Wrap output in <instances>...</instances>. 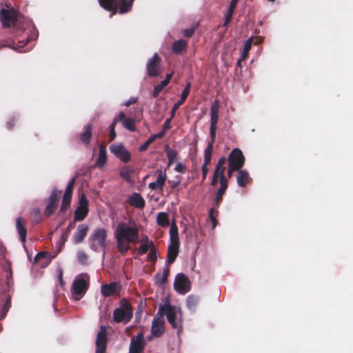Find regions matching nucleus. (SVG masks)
Here are the masks:
<instances>
[{"mask_svg":"<svg viewBox=\"0 0 353 353\" xmlns=\"http://www.w3.org/2000/svg\"><path fill=\"white\" fill-rule=\"evenodd\" d=\"M125 114L123 112H119V114L116 116L112 121V123H114V125H116V124L118 123V122H120L121 121L123 123V120L125 119Z\"/></svg>","mask_w":353,"mask_h":353,"instance_id":"52","label":"nucleus"},{"mask_svg":"<svg viewBox=\"0 0 353 353\" xmlns=\"http://www.w3.org/2000/svg\"><path fill=\"white\" fill-rule=\"evenodd\" d=\"M16 123V119L13 117L10 118L7 123H6V127L9 130H11L13 129L14 125Z\"/></svg>","mask_w":353,"mask_h":353,"instance_id":"56","label":"nucleus"},{"mask_svg":"<svg viewBox=\"0 0 353 353\" xmlns=\"http://www.w3.org/2000/svg\"><path fill=\"white\" fill-rule=\"evenodd\" d=\"M77 259L80 263L85 264L88 259V256L84 252L79 251L77 253Z\"/></svg>","mask_w":353,"mask_h":353,"instance_id":"47","label":"nucleus"},{"mask_svg":"<svg viewBox=\"0 0 353 353\" xmlns=\"http://www.w3.org/2000/svg\"><path fill=\"white\" fill-rule=\"evenodd\" d=\"M156 173L158 174L157 179L155 182L150 183L148 188L152 190H163L165 182L167 179L166 171H162L161 170H157Z\"/></svg>","mask_w":353,"mask_h":353,"instance_id":"18","label":"nucleus"},{"mask_svg":"<svg viewBox=\"0 0 353 353\" xmlns=\"http://www.w3.org/2000/svg\"><path fill=\"white\" fill-rule=\"evenodd\" d=\"M0 20L4 28L14 26L18 20L17 12L14 8H3L0 10Z\"/></svg>","mask_w":353,"mask_h":353,"instance_id":"9","label":"nucleus"},{"mask_svg":"<svg viewBox=\"0 0 353 353\" xmlns=\"http://www.w3.org/2000/svg\"><path fill=\"white\" fill-rule=\"evenodd\" d=\"M170 243H179L178 228L175 221L171 224L170 229Z\"/></svg>","mask_w":353,"mask_h":353,"instance_id":"31","label":"nucleus"},{"mask_svg":"<svg viewBox=\"0 0 353 353\" xmlns=\"http://www.w3.org/2000/svg\"><path fill=\"white\" fill-rule=\"evenodd\" d=\"M128 203L136 208H143L145 202L142 196L137 192L132 194L128 199Z\"/></svg>","mask_w":353,"mask_h":353,"instance_id":"22","label":"nucleus"},{"mask_svg":"<svg viewBox=\"0 0 353 353\" xmlns=\"http://www.w3.org/2000/svg\"><path fill=\"white\" fill-rule=\"evenodd\" d=\"M154 141L151 137H150L146 141H145L139 148V152H145L149 147L150 145H151Z\"/></svg>","mask_w":353,"mask_h":353,"instance_id":"51","label":"nucleus"},{"mask_svg":"<svg viewBox=\"0 0 353 353\" xmlns=\"http://www.w3.org/2000/svg\"><path fill=\"white\" fill-rule=\"evenodd\" d=\"M170 274V268L167 266L164 268L163 273L157 272L154 276V282L157 285H162L167 283Z\"/></svg>","mask_w":353,"mask_h":353,"instance_id":"27","label":"nucleus"},{"mask_svg":"<svg viewBox=\"0 0 353 353\" xmlns=\"http://www.w3.org/2000/svg\"><path fill=\"white\" fill-rule=\"evenodd\" d=\"M238 174L236 176V182L239 187L244 188L247 185L248 183L250 181L251 179L250 177L249 173L245 170L240 169V170H237Z\"/></svg>","mask_w":353,"mask_h":353,"instance_id":"25","label":"nucleus"},{"mask_svg":"<svg viewBox=\"0 0 353 353\" xmlns=\"http://www.w3.org/2000/svg\"><path fill=\"white\" fill-rule=\"evenodd\" d=\"M225 194V192H220V191H218L216 192V198H215V205L219 207L220 203H221L222 200H223V194Z\"/></svg>","mask_w":353,"mask_h":353,"instance_id":"53","label":"nucleus"},{"mask_svg":"<svg viewBox=\"0 0 353 353\" xmlns=\"http://www.w3.org/2000/svg\"><path fill=\"white\" fill-rule=\"evenodd\" d=\"M106 348L107 332L105 327L101 326L100 330L97 335L95 353H106Z\"/></svg>","mask_w":353,"mask_h":353,"instance_id":"16","label":"nucleus"},{"mask_svg":"<svg viewBox=\"0 0 353 353\" xmlns=\"http://www.w3.org/2000/svg\"><path fill=\"white\" fill-rule=\"evenodd\" d=\"M194 32V28L185 29L183 30V34L184 37H185L187 38H190L193 35Z\"/></svg>","mask_w":353,"mask_h":353,"instance_id":"58","label":"nucleus"},{"mask_svg":"<svg viewBox=\"0 0 353 353\" xmlns=\"http://www.w3.org/2000/svg\"><path fill=\"white\" fill-rule=\"evenodd\" d=\"M161 59L157 53H154L153 56L148 59L146 68L148 74L150 77H157L161 72Z\"/></svg>","mask_w":353,"mask_h":353,"instance_id":"11","label":"nucleus"},{"mask_svg":"<svg viewBox=\"0 0 353 353\" xmlns=\"http://www.w3.org/2000/svg\"><path fill=\"white\" fill-rule=\"evenodd\" d=\"M114 238L119 251L125 255L130 248V244L139 241V231L134 221L130 219L128 223L119 222L114 231Z\"/></svg>","mask_w":353,"mask_h":353,"instance_id":"1","label":"nucleus"},{"mask_svg":"<svg viewBox=\"0 0 353 353\" xmlns=\"http://www.w3.org/2000/svg\"><path fill=\"white\" fill-rule=\"evenodd\" d=\"M74 183L75 178L73 177L68 182L65 192L63 194L61 205L60 208L61 212H65L70 206Z\"/></svg>","mask_w":353,"mask_h":353,"instance_id":"13","label":"nucleus"},{"mask_svg":"<svg viewBox=\"0 0 353 353\" xmlns=\"http://www.w3.org/2000/svg\"><path fill=\"white\" fill-rule=\"evenodd\" d=\"M110 150L123 162L128 163L130 161V154L122 144H113L110 147Z\"/></svg>","mask_w":353,"mask_h":353,"instance_id":"17","label":"nucleus"},{"mask_svg":"<svg viewBox=\"0 0 353 353\" xmlns=\"http://www.w3.org/2000/svg\"><path fill=\"white\" fill-rule=\"evenodd\" d=\"M228 165L240 170L245 162V158L239 148H234L228 155Z\"/></svg>","mask_w":353,"mask_h":353,"instance_id":"8","label":"nucleus"},{"mask_svg":"<svg viewBox=\"0 0 353 353\" xmlns=\"http://www.w3.org/2000/svg\"><path fill=\"white\" fill-rule=\"evenodd\" d=\"M174 288L181 294H185L188 292L191 288L188 277L183 273L177 274L174 282Z\"/></svg>","mask_w":353,"mask_h":353,"instance_id":"10","label":"nucleus"},{"mask_svg":"<svg viewBox=\"0 0 353 353\" xmlns=\"http://www.w3.org/2000/svg\"><path fill=\"white\" fill-rule=\"evenodd\" d=\"M121 286L119 283L114 282L101 285V293L104 297L113 296L120 291Z\"/></svg>","mask_w":353,"mask_h":353,"instance_id":"19","label":"nucleus"},{"mask_svg":"<svg viewBox=\"0 0 353 353\" xmlns=\"http://www.w3.org/2000/svg\"><path fill=\"white\" fill-rule=\"evenodd\" d=\"M175 171L180 173H185L186 171V166L181 163H178L174 168Z\"/></svg>","mask_w":353,"mask_h":353,"instance_id":"55","label":"nucleus"},{"mask_svg":"<svg viewBox=\"0 0 353 353\" xmlns=\"http://www.w3.org/2000/svg\"><path fill=\"white\" fill-rule=\"evenodd\" d=\"M90 285V278L87 274H81L73 281L71 293L74 300L79 301L85 294Z\"/></svg>","mask_w":353,"mask_h":353,"instance_id":"5","label":"nucleus"},{"mask_svg":"<svg viewBox=\"0 0 353 353\" xmlns=\"http://www.w3.org/2000/svg\"><path fill=\"white\" fill-rule=\"evenodd\" d=\"M168 85L165 81H161L159 84H157L154 86L152 96L153 97H157L159 93L163 90V89Z\"/></svg>","mask_w":353,"mask_h":353,"instance_id":"43","label":"nucleus"},{"mask_svg":"<svg viewBox=\"0 0 353 353\" xmlns=\"http://www.w3.org/2000/svg\"><path fill=\"white\" fill-rule=\"evenodd\" d=\"M88 201L84 194H82L79 198V206L74 210V219L73 221H83L88 214Z\"/></svg>","mask_w":353,"mask_h":353,"instance_id":"12","label":"nucleus"},{"mask_svg":"<svg viewBox=\"0 0 353 353\" xmlns=\"http://www.w3.org/2000/svg\"><path fill=\"white\" fill-rule=\"evenodd\" d=\"M199 303V298L194 295H190L187 297L186 304L188 309L193 310Z\"/></svg>","mask_w":353,"mask_h":353,"instance_id":"37","label":"nucleus"},{"mask_svg":"<svg viewBox=\"0 0 353 353\" xmlns=\"http://www.w3.org/2000/svg\"><path fill=\"white\" fill-rule=\"evenodd\" d=\"M74 227H75V222L74 221L70 222L68 227L66 228V229L62 234L61 239V243H60L61 244H64L65 243V241L68 240V238L70 234L71 230Z\"/></svg>","mask_w":353,"mask_h":353,"instance_id":"35","label":"nucleus"},{"mask_svg":"<svg viewBox=\"0 0 353 353\" xmlns=\"http://www.w3.org/2000/svg\"><path fill=\"white\" fill-rule=\"evenodd\" d=\"M132 316L133 308L131 303L126 299H122L119 302V307L113 311V321L115 323H123L125 325L131 321Z\"/></svg>","mask_w":353,"mask_h":353,"instance_id":"3","label":"nucleus"},{"mask_svg":"<svg viewBox=\"0 0 353 353\" xmlns=\"http://www.w3.org/2000/svg\"><path fill=\"white\" fill-rule=\"evenodd\" d=\"M11 307V296L8 295L6 297L5 303L3 305V307L1 311V319L4 318L7 313L8 312L10 308Z\"/></svg>","mask_w":353,"mask_h":353,"instance_id":"39","label":"nucleus"},{"mask_svg":"<svg viewBox=\"0 0 353 353\" xmlns=\"http://www.w3.org/2000/svg\"><path fill=\"white\" fill-rule=\"evenodd\" d=\"M220 187L218 191L225 193L226 190L228 187V179L225 176H222L220 179Z\"/></svg>","mask_w":353,"mask_h":353,"instance_id":"44","label":"nucleus"},{"mask_svg":"<svg viewBox=\"0 0 353 353\" xmlns=\"http://www.w3.org/2000/svg\"><path fill=\"white\" fill-rule=\"evenodd\" d=\"M165 152L168 157V166H170L176 159L178 152L176 150L172 149L168 145L165 146Z\"/></svg>","mask_w":353,"mask_h":353,"instance_id":"28","label":"nucleus"},{"mask_svg":"<svg viewBox=\"0 0 353 353\" xmlns=\"http://www.w3.org/2000/svg\"><path fill=\"white\" fill-rule=\"evenodd\" d=\"M216 126H210V141L208 143H211V145L213 147V144L215 141L216 139Z\"/></svg>","mask_w":353,"mask_h":353,"instance_id":"49","label":"nucleus"},{"mask_svg":"<svg viewBox=\"0 0 353 353\" xmlns=\"http://www.w3.org/2000/svg\"><path fill=\"white\" fill-rule=\"evenodd\" d=\"M92 125L87 124L83 128V132L79 134V139L81 143L89 145L92 137Z\"/></svg>","mask_w":353,"mask_h":353,"instance_id":"23","label":"nucleus"},{"mask_svg":"<svg viewBox=\"0 0 353 353\" xmlns=\"http://www.w3.org/2000/svg\"><path fill=\"white\" fill-rule=\"evenodd\" d=\"M179 243H170L168 248L167 266L173 263L179 254Z\"/></svg>","mask_w":353,"mask_h":353,"instance_id":"21","label":"nucleus"},{"mask_svg":"<svg viewBox=\"0 0 353 353\" xmlns=\"http://www.w3.org/2000/svg\"><path fill=\"white\" fill-rule=\"evenodd\" d=\"M183 103H181L179 101L177 103L174 104V105L172 108V110H171L172 118H173L174 117L176 111L179 109L180 105H181Z\"/></svg>","mask_w":353,"mask_h":353,"instance_id":"60","label":"nucleus"},{"mask_svg":"<svg viewBox=\"0 0 353 353\" xmlns=\"http://www.w3.org/2000/svg\"><path fill=\"white\" fill-rule=\"evenodd\" d=\"M157 222L159 225L166 228L169 225V216L166 212H159L157 216Z\"/></svg>","mask_w":353,"mask_h":353,"instance_id":"33","label":"nucleus"},{"mask_svg":"<svg viewBox=\"0 0 353 353\" xmlns=\"http://www.w3.org/2000/svg\"><path fill=\"white\" fill-rule=\"evenodd\" d=\"M172 117L168 119H166V121L164 122L163 125V130H164V131H167L168 130H170L171 128V121H172Z\"/></svg>","mask_w":353,"mask_h":353,"instance_id":"59","label":"nucleus"},{"mask_svg":"<svg viewBox=\"0 0 353 353\" xmlns=\"http://www.w3.org/2000/svg\"><path fill=\"white\" fill-rule=\"evenodd\" d=\"M213 147L211 143H208L206 148L204 150V162L203 165H209L211 163L212 153Z\"/></svg>","mask_w":353,"mask_h":353,"instance_id":"34","label":"nucleus"},{"mask_svg":"<svg viewBox=\"0 0 353 353\" xmlns=\"http://www.w3.org/2000/svg\"><path fill=\"white\" fill-rule=\"evenodd\" d=\"M166 131H164V130H162L159 133L154 134L152 135L150 137L152 139V140L154 141L157 139H161L164 137Z\"/></svg>","mask_w":353,"mask_h":353,"instance_id":"57","label":"nucleus"},{"mask_svg":"<svg viewBox=\"0 0 353 353\" xmlns=\"http://www.w3.org/2000/svg\"><path fill=\"white\" fill-rule=\"evenodd\" d=\"M110 130V141H112L116 138V132H115V125L114 123H111L109 127Z\"/></svg>","mask_w":353,"mask_h":353,"instance_id":"54","label":"nucleus"},{"mask_svg":"<svg viewBox=\"0 0 353 353\" xmlns=\"http://www.w3.org/2000/svg\"><path fill=\"white\" fill-rule=\"evenodd\" d=\"M61 191L54 189L50 195L48 197V204L46 206L44 214L49 217L56 210L58 206V201L59 195L61 194Z\"/></svg>","mask_w":353,"mask_h":353,"instance_id":"15","label":"nucleus"},{"mask_svg":"<svg viewBox=\"0 0 353 353\" xmlns=\"http://www.w3.org/2000/svg\"><path fill=\"white\" fill-rule=\"evenodd\" d=\"M149 249H150V243H142L141 246L139 248L138 253L140 255L145 254L148 252Z\"/></svg>","mask_w":353,"mask_h":353,"instance_id":"50","label":"nucleus"},{"mask_svg":"<svg viewBox=\"0 0 353 353\" xmlns=\"http://www.w3.org/2000/svg\"><path fill=\"white\" fill-rule=\"evenodd\" d=\"M218 214V211L214 208H211L209 212V216L212 222L213 228L216 227L217 224V220L216 219V214Z\"/></svg>","mask_w":353,"mask_h":353,"instance_id":"46","label":"nucleus"},{"mask_svg":"<svg viewBox=\"0 0 353 353\" xmlns=\"http://www.w3.org/2000/svg\"><path fill=\"white\" fill-rule=\"evenodd\" d=\"M187 48V42L184 39H179L172 43V50L176 54H181Z\"/></svg>","mask_w":353,"mask_h":353,"instance_id":"32","label":"nucleus"},{"mask_svg":"<svg viewBox=\"0 0 353 353\" xmlns=\"http://www.w3.org/2000/svg\"><path fill=\"white\" fill-rule=\"evenodd\" d=\"M26 220L22 217H18L16 220V228L20 236L21 241L23 243L26 242L27 230L26 228Z\"/></svg>","mask_w":353,"mask_h":353,"instance_id":"24","label":"nucleus"},{"mask_svg":"<svg viewBox=\"0 0 353 353\" xmlns=\"http://www.w3.org/2000/svg\"><path fill=\"white\" fill-rule=\"evenodd\" d=\"M219 105L217 101H215L210 107V126H216L219 121Z\"/></svg>","mask_w":353,"mask_h":353,"instance_id":"26","label":"nucleus"},{"mask_svg":"<svg viewBox=\"0 0 353 353\" xmlns=\"http://www.w3.org/2000/svg\"><path fill=\"white\" fill-rule=\"evenodd\" d=\"M143 333L140 332L130 339L129 353H141L145 347Z\"/></svg>","mask_w":353,"mask_h":353,"instance_id":"14","label":"nucleus"},{"mask_svg":"<svg viewBox=\"0 0 353 353\" xmlns=\"http://www.w3.org/2000/svg\"><path fill=\"white\" fill-rule=\"evenodd\" d=\"M108 231L103 228H97L94 230L90 238V248L94 252L103 250V255L107 247Z\"/></svg>","mask_w":353,"mask_h":353,"instance_id":"4","label":"nucleus"},{"mask_svg":"<svg viewBox=\"0 0 353 353\" xmlns=\"http://www.w3.org/2000/svg\"><path fill=\"white\" fill-rule=\"evenodd\" d=\"M137 98L131 97L128 101H125L124 105L126 107H129L130 105L137 103Z\"/></svg>","mask_w":353,"mask_h":353,"instance_id":"64","label":"nucleus"},{"mask_svg":"<svg viewBox=\"0 0 353 353\" xmlns=\"http://www.w3.org/2000/svg\"><path fill=\"white\" fill-rule=\"evenodd\" d=\"M220 179H221V176L214 173L213 174V177H212V181H211V185L212 186H216L217 185V183H218V181H220Z\"/></svg>","mask_w":353,"mask_h":353,"instance_id":"61","label":"nucleus"},{"mask_svg":"<svg viewBox=\"0 0 353 353\" xmlns=\"http://www.w3.org/2000/svg\"><path fill=\"white\" fill-rule=\"evenodd\" d=\"M225 169L226 168L225 165H216L214 173L221 176V177L222 176H225Z\"/></svg>","mask_w":353,"mask_h":353,"instance_id":"48","label":"nucleus"},{"mask_svg":"<svg viewBox=\"0 0 353 353\" xmlns=\"http://www.w3.org/2000/svg\"><path fill=\"white\" fill-rule=\"evenodd\" d=\"M88 229V226L85 224L79 225L72 236L73 243L75 244L81 243L86 236Z\"/></svg>","mask_w":353,"mask_h":353,"instance_id":"20","label":"nucleus"},{"mask_svg":"<svg viewBox=\"0 0 353 353\" xmlns=\"http://www.w3.org/2000/svg\"><path fill=\"white\" fill-rule=\"evenodd\" d=\"M158 310H161L162 317L166 316L168 321L174 329L177 330L178 334L182 331V322L181 319L176 321V312L174 307L172 306L169 301L161 304Z\"/></svg>","mask_w":353,"mask_h":353,"instance_id":"6","label":"nucleus"},{"mask_svg":"<svg viewBox=\"0 0 353 353\" xmlns=\"http://www.w3.org/2000/svg\"><path fill=\"white\" fill-rule=\"evenodd\" d=\"M190 88H191V83H188L181 93V99L179 100V101L181 103H183L185 101V100L187 99L188 94L190 93Z\"/></svg>","mask_w":353,"mask_h":353,"instance_id":"45","label":"nucleus"},{"mask_svg":"<svg viewBox=\"0 0 353 353\" xmlns=\"http://www.w3.org/2000/svg\"><path fill=\"white\" fill-rule=\"evenodd\" d=\"M119 174L126 181L130 182L131 181L132 170L130 168L127 167L122 168L119 172Z\"/></svg>","mask_w":353,"mask_h":353,"instance_id":"41","label":"nucleus"},{"mask_svg":"<svg viewBox=\"0 0 353 353\" xmlns=\"http://www.w3.org/2000/svg\"><path fill=\"white\" fill-rule=\"evenodd\" d=\"M48 255V254L46 252H41L37 253L34 257V263H38L42 261L40 267L46 268L50 263V261L47 258Z\"/></svg>","mask_w":353,"mask_h":353,"instance_id":"29","label":"nucleus"},{"mask_svg":"<svg viewBox=\"0 0 353 353\" xmlns=\"http://www.w3.org/2000/svg\"><path fill=\"white\" fill-rule=\"evenodd\" d=\"M99 6L105 10L110 12V17L119 12L121 14L130 11L133 0H98Z\"/></svg>","mask_w":353,"mask_h":353,"instance_id":"2","label":"nucleus"},{"mask_svg":"<svg viewBox=\"0 0 353 353\" xmlns=\"http://www.w3.org/2000/svg\"><path fill=\"white\" fill-rule=\"evenodd\" d=\"M234 9H235V8H233L232 6L229 7L228 13L225 16V17L228 18V19H232Z\"/></svg>","mask_w":353,"mask_h":353,"instance_id":"63","label":"nucleus"},{"mask_svg":"<svg viewBox=\"0 0 353 353\" xmlns=\"http://www.w3.org/2000/svg\"><path fill=\"white\" fill-rule=\"evenodd\" d=\"M165 319L162 317L161 310H158L157 313L154 316L151 327L152 335L148 337V340H151L152 337L159 338L164 332Z\"/></svg>","mask_w":353,"mask_h":353,"instance_id":"7","label":"nucleus"},{"mask_svg":"<svg viewBox=\"0 0 353 353\" xmlns=\"http://www.w3.org/2000/svg\"><path fill=\"white\" fill-rule=\"evenodd\" d=\"M208 165H202V166H201L203 181L205 180V179L207 177L208 172Z\"/></svg>","mask_w":353,"mask_h":353,"instance_id":"62","label":"nucleus"},{"mask_svg":"<svg viewBox=\"0 0 353 353\" xmlns=\"http://www.w3.org/2000/svg\"><path fill=\"white\" fill-rule=\"evenodd\" d=\"M252 43V38H249L245 42L241 59H245L247 57L248 52L251 49Z\"/></svg>","mask_w":353,"mask_h":353,"instance_id":"42","label":"nucleus"},{"mask_svg":"<svg viewBox=\"0 0 353 353\" xmlns=\"http://www.w3.org/2000/svg\"><path fill=\"white\" fill-rule=\"evenodd\" d=\"M150 251L148 255V259L155 263L157 260V254L155 246L154 243L151 241L150 243Z\"/></svg>","mask_w":353,"mask_h":353,"instance_id":"40","label":"nucleus"},{"mask_svg":"<svg viewBox=\"0 0 353 353\" xmlns=\"http://www.w3.org/2000/svg\"><path fill=\"white\" fill-rule=\"evenodd\" d=\"M32 222L34 224L39 223L41 220V211L39 208H34L30 212Z\"/></svg>","mask_w":353,"mask_h":353,"instance_id":"38","label":"nucleus"},{"mask_svg":"<svg viewBox=\"0 0 353 353\" xmlns=\"http://www.w3.org/2000/svg\"><path fill=\"white\" fill-rule=\"evenodd\" d=\"M107 162V153L105 146H101L99 149V157L97 160V165L99 168H102L105 165Z\"/></svg>","mask_w":353,"mask_h":353,"instance_id":"30","label":"nucleus"},{"mask_svg":"<svg viewBox=\"0 0 353 353\" xmlns=\"http://www.w3.org/2000/svg\"><path fill=\"white\" fill-rule=\"evenodd\" d=\"M122 125L125 128L131 132H135L137 130L135 126V120L131 117L124 119Z\"/></svg>","mask_w":353,"mask_h":353,"instance_id":"36","label":"nucleus"}]
</instances>
